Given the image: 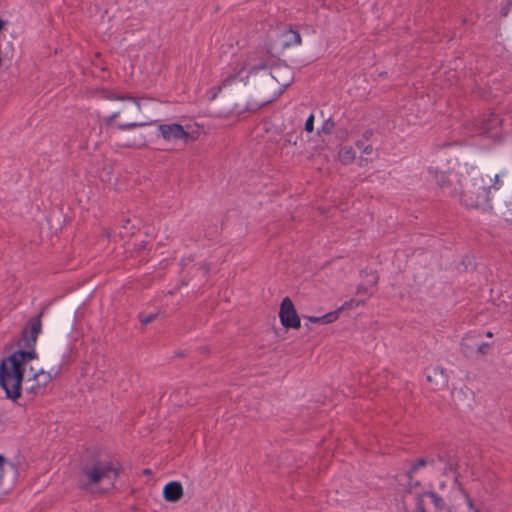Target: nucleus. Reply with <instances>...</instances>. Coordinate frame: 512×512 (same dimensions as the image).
Returning a JSON list of instances; mask_svg holds the SVG:
<instances>
[{"instance_id":"nucleus-15","label":"nucleus","mask_w":512,"mask_h":512,"mask_svg":"<svg viewBox=\"0 0 512 512\" xmlns=\"http://www.w3.org/2000/svg\"><path fill=\"white\" fill-rule=\"evenodd\" d=\"M357 295L361 299H366V301L371 297L372 291L370 288L364 285H359L357 287Z\"/></svg>"},{"instance_id":"nucleus-12","label":"nucleus","mask_w":512,"mask_h":512,"mask_svg":"<svg viewBox=\"0 0 512 512\" xmlns=\"http://www.w3.org/2000/svg\"><path fill=\"white\" fill-rule=\"evenodd\" d=\"M339 160L347 165L354 161L355 159V151L351 146H344L339 151Z\"/></svg>"},{"instance_id":"nucleus-23","label":"nucleus","mask_w":512,"mask_h":512,"mask_svg":"<svg viewBox=\"0 0 512 512\" xmlns=\"http://www.w3.org/2000/svg\"><path fill=\"white\" fill-rule=\"evenodd\" d=\"M362 152L364 154L370 155L373 152V147L371 145H367V146L363 147V151Z\"/></svg>"},{"instance_id":"nucleus-26","label":"nucleus","mask_w":512,"mask_h":512,"mask_svg":"<svg viewBox=\"0 0 512 512\" xmlns=\"http://www.w3.org/2000/svg\"><path fill=\"white\" fill-rule=\"evenodd\" d=\"M427 380H428V381H432V377H431V375H430V374H427Z\"/></svg>"},{"instance_id":"nucleus-1","label":"nucleus","mask_w":512,"mask_h":512,"mask_svg":"<svg viewBox=\"0 0 512 512\" xmlns=\"http://www.w3.org/2000/svg\"><path fill=\"white\" fill-rule=\"evenodd\" d=\"M41 331V316L31 318L19 340L20 349L1 362L0 386L10 399L15 400L20 397L21 384L24 381H34L38 387H43L52 379L50 373L34 365L38 361L35 346Z\"/></svg>"},{"instance_id":"nucleus-29","label":"nucleus","mask_w":512,"mask_h":512,"mask_svg":"<svg viewBox=\"0 0 512 512\" xmlns=\"http://www.w3.org/2000/svg\"><path fill=\"white\" fill-rule=\"evenodd\" d=\"M448 469H449V471H451V472H452V470H453V465H452V464H450V465H449V467H448Z\"/></svg>"},{"instance_id":"nucleus-17","label":"nucleus","mask_w":512,"mask_h":512,"mask_svg":"<svg viewBox=\"0 0 512 512\" xmlns=\"http://www.w3.org/2000/svg\"><path fill=\"white\" fill-rule=\"evenodd\" d=\"M140 321L143 325H146L150 322H152L156 318V314L150 313V314H141Z\"/></svg>"},{"instance_id":"nucleus-27","label":"nucleus","mask_w":512,"mask_h":512,"mask_svg":"<svg viewBox=\"0 0 512 512\" xmlns=\"http://www.w3.org/2000/svg\"><path fill=\"white\" fill-rule=\"evenodd\" d=\"M439 486H440V489H443L444 488V482H440Z\"/></svg>"},{"instance_id":"nucleus-25","label":"nucleus","mask_w":512,"mask_h":512,"mask_svg":"<svg viewBox=\"0 0 512 512\" xmlns=\"http://www.w3.org/2000/svg\"><path fill=\"white\" fill-rule=\"evenodd\" d=\"M3 26H4V22L0 19V31L2 30Z\"/></svg>"},{"instance_id":"nucleus-20","label":"nucleus","mask_w":512,"mask_h":512,"mask_svg":"<svg viewBox=\"0 0 512 512\" xmlns=\"http://www.w3.org/2000/svg\"><path fill=\"white\" fill-rule=\"evenodd\" d=\"M450 482H451V485L454 489H457L459 492H461V488L458 486V483H457V477L452 475L451 476V479H450Z\"/></svg>"},{"instance_id":"nucleus-13","label":"nucleus","mask_w":512,"mask_h":512,"mask_svg":"<svg viewBox=\"0 0 512 512\" xmlns=\"http://www.w3.org/2000/svg\"><path fill=\"white\" fill-rule=\"evenodd\" d=\"M424 499L430 500L434 504L435 508H437V509L444 508V500L442 499V497L438 496L435 492H426V493L422 494L421 501H423Z\"/></svg>"},{"instance_id":"nucleus-2","label":"nucleus","mask_w":512,"mask_h":512,"mask_svg":"<svg viewBox=\"0 0 512 512\" xmlns=\"http://www.w3.org/2000/svg\"><path fill=\"white\" fill-rule=\"evenodd\" d=\"M429 175L440 187L452 186L450 193L459 196L461 203L468 208H485L489 202L491 185L477 169L463 173L443 172L430 167Z\"/></svg>"},{"instance_id":"nucleus-14","label":"nucleus","mask_w":512,"mask_h":512,"mask_svg":"<svg viewBox=\"0 0 512 512\" xmlns=\"http://www.w3.org/2000/svg\"><path fill=\"white\" fill-rule=\"evenodd\" d=\"M366 303V299H361V298H357V299H351L349 301H346L341 307H339L337 310H339V313L343 310H347V309H353V308H356V307H359V306H362Z\"/></svg>"},{"instance_id":"nucleus-11","label":"nucleus","mask_w":512,"mask_h":512,"mask_svg":"<svg viewBox=\"0 0 512 512\" xmlns=\"http://www.w3.org/2000/svg\"><path fill=\"white\" fill-rule=\"evenodd\" d=\"M310 323H319V324H329L333 323L339 318V310H335L332 312H329L323 316L315 317V316H308L305 317Z\"/></svg>"},{"instance_id":"nucleus-19","label":"nucleus","mask_w":512,"mask_h":512,"mask_svg":"<svg viewBox=\"0 0 512 512\" xmlns=\"http://www.w3.org/2000/svg\"><path fill=\"white\" fill-rule=\"evenodd\" d=\"M425 465H426V461L421 459L412 467L411 472L415 473L420 467H424Z\"/></svg>"},{"instance_id":"nucleus-28","label":"nucleus","mask_w":512,"mask_h":512,"mask_svg":"<svg viewBox=\"0 0 512 512\" xmlns=\"http://www.w3.org/2000/svg\"><path fill=\"white\" fill-rule=\"evenodd\" d=\"M418 512H424V509L421 506H419L418 507Z\"/></svg>"},{"instance_id":"nucleus-7","label":"nucleus","mask_w":512,"mask_h":512,"mask_svg":"<svg viewBox=\"0 0 512 512\" xmlns=\"http://www.w3.org/2000/svg\"><path fill=\"white\" fill-rule=\"evenodd\" d=\"M279 318L285 328L297 329L300 327V318L294 304L289 297H285L281 303Z\"/></svg>"},{"instance_id":"nucleus-9","label":"nucleus","mask_w":512,"mask_h":512,"mask_svg":"<svg viewBox=\"0 0 512 512\" xmlns=\"http://www.w3.org/2000/svg\"><path fill=\"white\" fill-rule=\"evenodd\" d=\"M501 120L495 114H489L482 121V126L479 129V134H485L491 138H496L498 136V132L494 131L500 125Z\"/></svg>"},{"instance_id":"nucleus-31","label":"nucleus","mask_w":512,"mask_h":512,"mask_svg":"<svg viewBox=\"0 0 512 512\" xmlns=\"http://www.w3.org/2000/svg\"><path fill=\"white\" fill-rule=\"evenodd\" d=\"M498 179H499V176L496 174L495 175V180L498 181Z\"/></svg>"},{"instance_id":"nucleus-18","label":"nucleus","mask_w":512,"mask_h":512,"mask_svg":"<svg viewBox=\"0 0 512 512\" xmlns=\"http://www.w3.org/2000/svg\"><path fill=\"white\" fill-rule=\"evenodd\" d=\"M465 498H466V503H467L469 510H471L472 512H480L479 509L474 506V504L469 496L465 495Z\"/></svg>"},{"instance_id":"nucleus-22","label":"nucleus","mask_w":512,"mask_h":512,"mask_svg":"<svg viewBox=\"0 0 512 512\" xmlns=\"http://www.w3.org/2000/svg\"><path fill=\"white\" fill-rule=\"evenodd\" d=\"M143 137H140L139 141H133V142H127L125 144L126 147H133V146H137L139 144H141L143 142Z\"/></svg>"},{"instance_id":"nucleus-21","label":"nucleus","mask_w":512,"mask_h":512,"mask_svg":"<svg viewBox=\"0 0 512 512\" xmlns=\"http://www.w3.org/2000/svg\"><path fill=\"white\" fill-rule=\"evenodd\" d=\"M488 348H489V344H488V343H482V344L478 347V352H479L480 354H485Z\"/></svg>"},{"instance_id":"nucleus-3","label":"nucleus","mask_w":512,"mask_h":512,"mask_svg":"<svg viewBox=\"0 0 512 512\" xmlns=\"http://www.w3.org/2000/svg\"><path fill=\"white\" fill-rule=\"evenodd\" d=\"M260 75L263 81L268 85H273L275 77L268 71L267 65L254 57H239L223 68L221 81L215 88L218 93H232L248 84L251 76Z\"/></svg>"},{"instance_id":"nucleus-6","label":"nucleus","mask_w":512,"mask_h":512,"mask_svg":"<svg viewBox=\"0 0 512 512\" xmlns=\"http://www.w3.org/2000/svg\"><path fill=\"white\" fill-rule=\"evenodd\" d=\"M160 136L168 143L175 146L187 145L195 140V137L189 132L188 127L178 123H165L158 126Z\"/></svg>"},{"instance_id":"nucleus-4","label":"nucleus","mask_w":512,"mask_h":512,"mask_svg":"<svg viewBox=\"0 0 512 512\" xmlns=\"http://www.w3.org/2000/svg\"><path fill=\"white\" fill-rule=\"evenodd\" d=\"M103 97L108 100H121L123 102L122 108L119 111L113 112L103 118V123L106 126H112L114 121L123 114L125 116V120L116 124V127L119 130H129L135 127L144 126L146 121L139 120V116L144 114V110L148 104L154 102V100L150 98L124 97L111 91L104 92Z\"/></svg>"},{"instance_id":"nucleus-5","label":"nucleus","mask_w":512,"mask_h":512,"mask_svg":"<svg viewBox=\"0 0 512 512\" xmlns=\"http://www.w3.org/2000/svg\"><path fill=\"white\" fill-rule=\"evenodd\" d=\"M118 467L110 461H98L82 468L79 483L81 488L91 492L107 491L114 486Z\"/></svg>"},{"instance_id":"nucleus-30","label":"nucleus","mask_w":512,"mask_h":512,"mask_svg":"<svg viewBox=\"0 0 512 512\" xmlns=\"http://www.w3.org/2000/svg\"><path fill=\"white\" fill-rule=\"evenodd\" d=\"M439 375L444 380V376H443L442 372H440Z\"/></svg>"},{"instance_id":"nucleus-8","label":"nucleus","mask_w":512,"mask_h":512,"mask_svg":"<svg viewBox=\"0 0 512 512\" xmlns=\"http://www.w3.org/2000/svg\"><path fill=\"white\" fill-rule=\"evenodd\" d=\"M163 498L168 502H177L183 497V486L178 481H171L163 487Z\"/></svg>"},{"instance_id":"nucleus-10","label":"nucleus","mask_w":512,"mask_h":512,"mask_svg":"<svg viewBox=\"0 0 512 512\" xmlns=\"http://www.w3.org/2000/svg\"><path fill=\"white\" fill-rule=\"evenodd\" d=\"M282 46L284 48H290L292 46H298L302 43L301 36L298 31L292 29L291 27L285 30L281 34Z\"/></svg>"},{"instance_id":"nucleus-24","label":"nucleus","mask_w":512,"mask_h":512,"mask_svg":"<svg viewBox=\"0 0 512 512\" xmlns=\"http://www.w3.org/2000/svg\"><path fill=\"white\" fill-rule=\"evenodd\" d=\"M486 336H487V337H489V338H491V337L493 336V334H492V332L488 331V332L486 333Z\"/></svg>"},{"instance_id":"nucleus-16","label":"nucleus","mask_w":512,"mask_h":512,"mask_svg":"<svg viewBox=\"0 0 512 512\" xmlns=\"http://www.w3.org/2000/svg\"><path fill=\"white\" fill-rule=\"evenodd\" d=\"M314 121H315V117H314L313 114H311L307 118V120L305 122L304 129H305L306 132L311 133L313 131V129H314Z\"/></svg>"}]
</instances>
